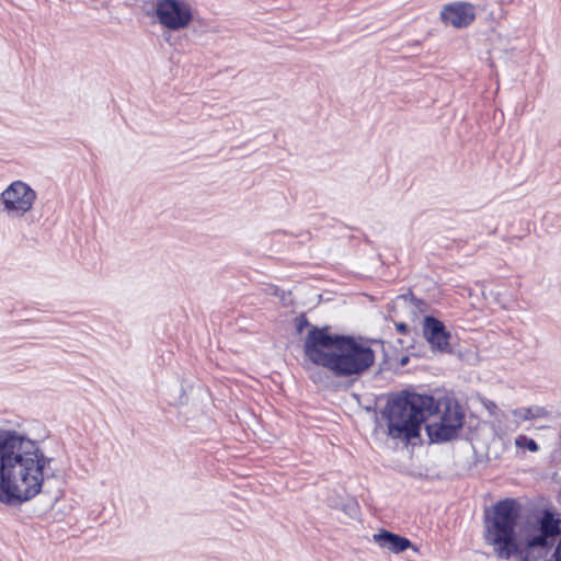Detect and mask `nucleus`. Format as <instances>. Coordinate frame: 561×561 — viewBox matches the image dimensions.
Returning a JSON list of instances; mask_svg holds the SVG:
<instances>
[{"mask_svg": "<svg viewBox=\"0 0 561 561\" xmlns=\"http://www.w3.org/2000/svg\"><path fill=\"white\" fill-rule=\"evenodd\" d=\"M308 327L311 329L313 325H310L309 320L305 313H301L295 319V328L297 333H302V331Z\"/></svg>", "mask_w": 561, "mask_h": 561, "instance_id": "nucleus-13", "label": "nucleus"}, {"mask_svg": "<svg viewBox=\"0 0 561 561\" xmlns=\"http://www.w3.org/2000/svg\"><path fill=\"white\" fill-rule=\"evenodd\" d=\"M513 415L519 420H534L546 415V410L541 407L518 408L513 410Z\"/></svg>", "mask_w": 561, "mask_h": 561, "instance_id": "nucleus-11", "label": "nucleus"}, {"mask_svg": "<svg viewBox=\"0 0 561 561\" xmlns=\"http://www.w3.org/2000/svg\"><path fill=\"white\" fill-rule=\"evenodd\" d=\"M440 18L446 24L462 28L469 26L476 19V9L471 3L455 2L446 4Z\"/></svg>", "mask_w": 561, "mask_h": 561, "instance_id": "nucleus-8", "label": "nucleus"}, {"mask_svg": "<svg viewBox=\"0 0 561 561\" xmlns=\"http://www.w3.org/2000/svg\"><path fill=\"white\" fill-rule=\"evenodd\" d=\"M407 360H408V358H403V359H402V364H405V363H407Z\"/></svg>", "mask_w": 561, "mask_h": 561, "instance_id": "nucleus-15", "label": "nucleus"}, {"mask_svg": "<svg viewBox=\"0 0 561 561\" xmlns=\"http://www.w3.org/2000/svg\"><path fill=\"white\" fill-rule=\"evenodd\" d=\"M374 541L381 548L388 549L390 552L399 553L407 550L412 543L407 537L382 530L374 535Z\"/></svg>", "mask_w": 561, "mask_h": 561, "instance_id": "nucleus-10", "label": "nucleus"}, {"mask_svg": "<svg viewBox=\"0 0 561 561\" xmlns=\"http://www.w3.org/2000/svg\"><path fill=\"white\" fill-rule=\"evenodd\" d=\"M435 410L434 397L402 391L388 400L381 415L391 438L410 442L420 436L422 424Z\"/></svg>", "mask_w": 561, "mask_h": 561, "instance_id": "nucleus-4", "label": "nucleus"}, {"mask_svg": "<svg viewBox=\"0 0 561 561\" xmlns=\"http://www.w3.org/2000/svg\"><path fill=\"white\" fill-rule=\"evenodd\" d=\"M154 15L170 31L184 30L193 21L192 7L183 0H157Z\"/></svg>", "mask_w": 561, "mask_h": 561, "instance_id": "nucleus-6", "label": "nucleus"}, {"mask_svg": "<svg viewBox=\"0 0 561 561\" xmlns=\"http://www.w3.org/2000/svg\"><path fill=\"white\" fill-rule=\"evenodd\" d=\"M423 334L433 350L439 352L449 351L450 332L446 330L445 324L433 316L424 318Z\"/></svg>", "mask_w": 561, "mask_h": 561, "instance_id": "nucleus-9", "label": "nucleus"}, {"mask_svg": "<svg viewBox=\"0 0 561 561\" xmlns=\"http://www.w3.org/2000/svg\"><path fill=\"white\" fill-rule=\"evenodd\" d=\"M396 329L398 332L405 334L409 330V327H408V324H405L403 322H399L396 324Z\"/></svg>", "mask_w": 561, "mask_h": 561, "instance_id": "nucleus-14", "label": "nucleus"}, {"mask_svg": "<svg viewBox=\"0 0 561 561\" xmlns=\"http://www.w3.org/2000/svg\"><path fill=\"white\" fill-rule=\"evenodd\" d=\"M434 414L439 413V422L426 424V433L432 443H445L454 439L463 426L465 414L460 405L449 399L436 402Z\"/></svg>", "mask_w": 561, "mask_h": 561, "instance_id": "nucleus-5", "label": "nucleus"}, {"mask_svg": "<svg viewBox=\"0 0 561 561\" xmlns=\"http://www.w3.org/2000/svg\"><path fill=\"white\" fill-rule=\"evenodd\" d=\"M53 462L37 440L0 430V502L15 507L34 499L44 481L55 477Z\"/></svg>", "mask_w": 561, "mask_h": 561, "instance_id": "nucleus-2", "label": "nucleus"}, {"mask_svg": "<svg viewBox=\"0 0 561 561\" xmlns=\"http://www.w3.org/2000/svg\"><path fill=\"white\" fill-rule=\"evenodd\" d=\"M515 445L518 447V448H524V449H527L531 453H536L538 451L539 449V446L538 444L536 443L535 439L526 436V435H518L516 438H515Z\"/></svg>", "mask_w": 561, "mask_h": 561, "instance_id": "nucleus-12", "label": "nucleus"}, {"mask_svg": "<svg viewBox=\"0 0 561 561\" xmlns=\"http://www.w3.org/2000/svg\"><path fill=\"white\" fill-rule=\"evenodd\" d=\"M519 505L514 499L496 502L485 511L483 539L497 559L519 561H561V519L543 510L525 524L518 540L516 526Z\"/></svg>", "mask_w": 561, "mask_h": 561, "instance_id": "nucleus-1", "label": "nucleus"}, {"mask_svg": "<svg viewBox=\"0 0 561 561\" xmlns=\"http://www.w3.org/2000/svg\"><path fill=\"white\" fill-rule=\"evenodd\" d=\"M305 356L336 378L360 376L375 363L371 347L352 335L333 334L330 327H312L304 343Z\"/></svg>", "mask_w": 561, "mask_h": 561, "instance_id": "nucleus-3", "label": "nucleus"}, {"mask_svg": "<svg viewBox=\"0 0 561 561\" xmlns=\"http://www.w3.org/2000/svg\"><path fill=\"white\" fill-rule=\"evenodd\" d=\"M36 199V192L22 181L12 182L0 193L3 211L11 217H22L32 209Z\"/></svg>", "mask_w": 561, "mask_h": 561, "instance_id": "nucleus-7", "label": "nucleus"}]
</instances>
